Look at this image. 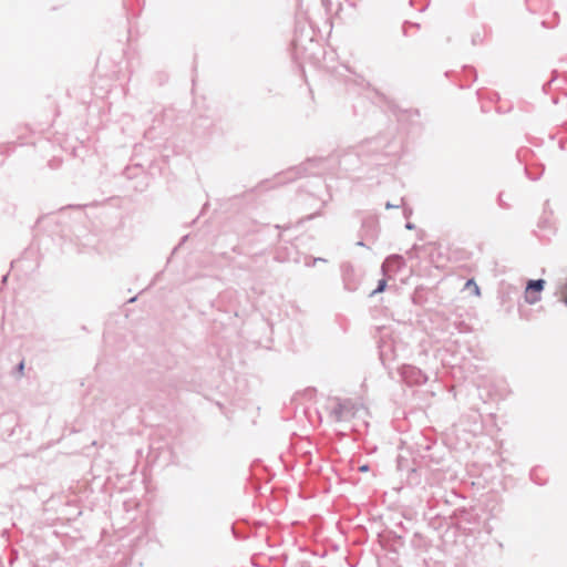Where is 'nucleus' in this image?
Masks as SVG:
<instances>
[{
	"label": "nucleus",
	"mask_w": 567,
	"mask_h": 567,
	"mask_svg": "<svg viewBox=\"0 0 567 567\" xmlns=\"http://www.w3.org/2000/svg\"><path fill=\"white\" fill-rule=\"evenodd\" d=\"M402 258L398 255L389 257L382 265L383 272H386L388 266L392 260H401Z\"/></svg>",
	"instance_id": "nucleus-3"
},
{
	"label": "nucleus",
	"mask_w": 567,
	"mask_h": 567,
	"mask_svg": "<svg viewBox=\"0 0 567 567\" xmlns=\"http://www.w3.org/2000/svg\"><path fill=\"white\" fill-rule=\"evenodd\" d=\"M360 471H361V472H367V471H368V466H367V465L361 466V467H360Z\"/></svg>",
	"instance_id": "nucleus-6"
},
{
	"label": "nucleus",
	"mask_w": 567,
	"mask_h": 567,
	"mask_svg": "<svg viewBox=\"0 0 567 567\" xmlns=\"http://www.w3.org/2000/svg\"><path fill=\"white\" fill-rule=\"evenodd\" d=\"M474 292H476L477 295L480 293V289H478V287L476 285H475Z\"/></svg>",
	"instance_id": "nucleus-8"
},
{
	"label": "nucleus",
	"mask_w": 567,
	"mask_h": 567,
	"mask_svg": "<svg viewBox=\"0 0 567 567\" xmlns=\"http://www.w3.org/2000/svg\"><path fill=\"white\" fill-rule=\"evenodd\" d=\"M19 371L22 372L23 369H24V363L23 362H20L19 367H18Z\"/></svg>",
	"instance_id": "nucleus-5"
},
{
	"label": "nucleus",
	"mask_w": 567,
	"mask_h": 567,
	"mask_svg": "<svg viewBox=\"0 0 567 567\" xmlns=\"http://www.w3.org/2000/svg\"><path fill=\"white\" fill-rule=\"evenodd\" d=\"M394 207H398V206L396 205H392L391 203H386L385 204V208L386 209L394 208Z\"/></svg>",
	"instance_id": "nucleus-4"
},
{
	"label": "nucleus",
	"mask_w": 567,
	"mask_h": 567,
	"mask_svg": "<svg viewBox=\"0 0 567 567\" xmlns=\"http://www.w3.org/2000/svg\"><path fill=\"white\" fill-rule=\"evenodd\" d=\"M545 286V280L543 279H538V280H530L527 285V289H526V301L528 303H535L536 301L539 300V297H532L530 296V292L532 291H536V292H539L543 290Z\"/></svg>",
	"instance_id": "nucleus-1"
},
{
	"label": "nucleus",
	"mask_w": 567,
	"mask_h": 567,
	"mask_svg": "<svg viewBox=\"0 0 567 567\" xmlns=\"http://www.w3.org/2000/svg\"><path fill=\"white\" fill-rule=\"evenodd\" d=\"M385 287H386V280L381 279L378 284V287L371 292V296H374L377 293L384 291Z\"/></svg>",
	"instance_id": "nucleus-2"
},
{
	"label": "nucleus",
	"mask_w": 567,
	"mask_h": 567,
	"mask_svg": "<svg viewBox=\"0 0 567 567\" xmlns=\"http://www.w3.org/2000/svg\"><path fill=\"white\" fill-rule=\"evenodd\" d=\"M406 228H408V229H413V228H414V226H413V224L409 223V224H406Z\"/></svg>",
	"instance_id": "nucleus-7"
},
{
	"label": "nucleus",
	"mask_w": 567,
	"mask_h": 567,
	"mask_svg": "<svg viewBox=\"0 0 567 567\" xmlns=\"http://www.w3.org/2000/svg\"><path fill=\"white\" fill-rule=\"evenodd\" d=\"M564 302H565V305H567V297L565 298Z\"/></svg>",
	"instance_id": "nucleus-9"
}]
</instances>
